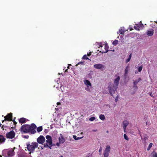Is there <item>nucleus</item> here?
<instances>
[{
    "label": "nucleus",
    "instance_id": "f257e3e1",
    "mask_svg": "<svg viewBox=\"0 0 157 157\" xmlns=\"http://www.w3.org/2000/svg\"><path fill=\"white\" fill-rule=\"evenodd\" d=\"M120 79V77L118 76L114 80V83H111L108 86V88L109 92L111 96H113V94L115 93L117 88V86L119 84V81Z\"/></svg>",
    "mask_w": 157,
    "mask_h": 157
},
{
    "label": "nucleus",
    "instance_id": "f03ea898",
    "mask_svg": "<svg viewBox=\"0 0 157 157\" xmlns=\"http://www.w3.org/2000/svg\"><path fill=\"white\" fill-rule=\"evenodd\" d=\"M38 147V144L36 142H32L31 144H27V148L28 150L30 152H33L35 150V149Z\"/></svg>",
    "mask_w": 157,
    "mask_h": 157
},
{
    "label": "nucleus",
    "instance_id": "7ed1b4c3",
    "mask_svg": "<svg viewBox=\"0 0 157 157\" xmlns=\"http://www.w3.org/2000/svg\"><path fill=\"white\" fill-rule=\"evenodd\" d=\"M36 128V126L34 124H32L31 125H29V132L32 134H34L36 132L35 129Z\"/></svg>",
    "mask_w": 157,
    "mask_h": 157
},
{
    "label": "nucleus",
    "instance_id": "20e7f679",
    "mask_svg": "<svg viewBox=\"0 0 157 157\" xmlns=\"http://www.w3.org/2000/svg\"><path fill=\"white\" fill-rule=\"evenodd\" d=\"M15 133L13 130L7 133L6 135V138L9 139H13L14 137L15 136Z\"/></svg>",
    "mask_w": 157,
    "mask_h": 157
},
{
    "label": "nucleus",
    "instance_id": "39448f33",
    "mask_svg": "<svg viewBox=\"0 0 157 157\" xmlns=\"http://www.w3.org/2000/svg\"><path fill=\"white\" fill-rule=\"evenodd\" d=\"M29 125L25 124L22 125L21 128V132L24 133H29Z\"/></svg>",
    "mask_w": 157,
    "mask_h": 157
},
{
    "label": "nucleus",
    "instance_id": "423d86ee",
    "mask_svg": "<svg viewBox=\"0 0 157 157\" xmlns=\"http://www.w3.org/2000/svg\"><path fill=\"white\" fill-rule=\"evenodd\" d=\"M12 115L13 114L12 113L8 114L4 117L5 121H12Z\"/></svg>",
    "mask_w": 157,
    "mask_h": 157
},
{
    "label": "nucleus",
    "instance_id": "0eeeda50",
    "mask_svg": "<svg viewBox=\"0 0 157 157\" xmlns=\"http://www.w3.org/2000/svg\"><path fill=\"white\" fill-rule=\"evenodd\" d=\"M45 140V138L42 136H40L37 139V142L40 144H43Z\"/></svg>",
    "mask_w": 157,
    "mask_h": 157
},
{
    "label": "nucleus",
    "instance_id": "6e6552de",
    "mask_svg": "<svg viewBox=\"0 0 157 157\" xmlns=\"http://www.w3.org/2000/svg\"><path fill=\"white\" fill-rule=\"evenodd\" d=\"M94 67L97 69L103 70L105 67L102 64H97L94 65Z\"/></svg>",
    "mask_w": 157,
    "mask_h": 157
},
{
    "label": "nucleus",
    "instance_id": "1a4fd4ad",
    "mask_svg": "<svg viewBox=\"0 0 157 157\" xmlns=\"http://www.w3.org/2000/svg\"><path fill=\"white\" fill-rule=\"evenodd\" d=\"M46 142L47 143H46V144H44V147H46V145L48 146L50 149H51V147L52 146V139L49 140H47Z\"/></svg>",
    "mask_w": 157,
    "mask_h": 157
},
{
    "label": "nucleus",
    "instance_id": "9d476101",
    "mask_svg": "<svg viewBox=\"0 0 157 157\" xmlns=\"http://www.w3.org/2000/svg\"><path fill=\"white\" fill-rule=\"evenodd\" d=\"M60 137L58 138L59 141L60 143L63 144L65 142V140L61 134H60Z\"/></svg>",
    "mask_w": 157,
    "mask_h": 157
},
{
    "label": "nucleus",
    "instance_id": "9b49d317",
    "mask_svg": "<svg viewBox=\"0 0 157 157\" xmlns=\"http://www.w3.org/2000/svg\"><path fill=\"white\" fill-rule=\"evenodd\" d=\"M14 151L12 149L10 150L7 152V156L8 157H12L13 155Z\"/></svg>",
    "mask_w": 157,
    "mask_h": 157
},
{
    "label": "nucleus",
    "instance_id": "f8f14e48",
    "mask_svg": "<svg viewBox=\"0 0 157 157\" xmlns=\"http://www.w3.org/2000/svg\"><path fill=\"white\" fill-rule=\"evenodd\" d=\"M123 128L124 132H125V130L126 127L128 125L129 123L127 121H124L123 123Z\"/></svg>",
    "mask_w": 157,
    "mask_h": 157
},
{
    "label": "nucleus",
    "instance_id": "ddd939ff",
    "mask_svg": "<svg viewBox=\"0 0 157 157\" xmlns=\"http://www.w3.org/2000/svg\"><path fill=\"white\" fill-rule=\"evenodd\" d=\"M84 82L85 84L87 86H90L91 88L92 87L91 84L89 80H86L84 81Z\"/></svg>",
    "mask_w": 157,
    "mask_h": 157
},
{
    "label": "nucleus",
    "instance_id": "4468645a",
    "mask_svg": "<svg viewBox=\"0 0 157 157\" xmlns=\"http://www.w3.org/2000/svg\"><path fill=\"white\" fill-rule=\"evenodd\" d=\"M26 119L24 117L20 118L19 120V122L21 124H23L25 122Z\"/></svg>",
    "mask_w": 157,
    "mask_h": 157
},
{
    "label": "nucleus",
    "instance_id": "2eb2a0df",
    "mask_svg": "<svg viewBox=\"0 0 157 157\" xmlns=\"http://www.w3.org/2000/svg\"><path fill=\"white\" fill-rule=\"evenodd\" d=\"M105 51H103L101 52L102 53H106L108 51L109 47L107 44H106L105 46Z\"/></svg>",
    "mask_w": 157,
    "mask_h": 157
},
{
    "label": "nucleus",
    "instance_id": "dca6fc26",
    "mask_svg": "<svg viewBox=\"0 0 157 157\" xmlns=\"http://www.w3.org/2000/svg\"><path fill=\"white\" fill-rule=\"evenodd\" d=\"M6 139L4 137L3 135H0V143H2L5 142Z\"/></svg>",
    "mask_w": 157,
    "mask_h": 157
},
{
    "label": "nucleus",
    "instance_id": "f3484780",
    "mask_svg": "<svg viewBox=\"0 0 157 157\" xmlns=\"http://www.w3.org/2000/svg\"><path fill=\"white\" fill-rule=\"evenodd\" d=\"M154 33V31L153 30H148L147 32V34L149 36H152Z\"/></svg>",
    "mask_w": 157,
    "mask_h": 157
},
{
    "label": "nucleus",
    "instance_id": "a211bd4d",
    "mask_svg": "<svg viewBox=\"0 0 157 157\" xmlns=\"http://www.w3.org/2000/svg\"><path fill=\"white\" fill-rule=\"evenodd\" d=\"M148 137L146 134H144L143 136V138L141 137V139L143 140L144 141L148 140Z\"/></svg>",
    "mask_w": 157,
    "mask_h": 157
},
{
    "label": "nucleus",
    "instance_id": "6ab92c4d",
    "mask_svg": "<svg viewBox=\"0 0 157 157\" xmlns=\"http://www.w3.org/2000/svg\"><path fill=\"white\" fill-rule=\"evenodd\" d=\"M110 146L109 145L107 146L106 147V148H105L104 151L110 152Z\"/></svg>",
    "mask_w": 157,
    "mask_h": 157
},
{
    "label": "nucleus",
    "instance_id": "aec40b11",
    "mask_svg": "<svg viewBox=\"0 0 157 157\" xmlns=\"http://www.w3.org/2000/svg\"><path fill=\"white\" fill-rule=\"evenodd\" d=\"M141 80V78H139L137 80L133 82V83L134 85H136Z\"/></svg>",
    "mask_w": 157,
    "mask_h": 157
},
{
    "label": "nucleus",
    "instance_id": "412c9836",
    "mask_svg": "<svg viewBox=\"0 0 157 157\" xmlns=\"http://www.w3.org/2000/svg\"><path fill=\"white\" fill-rule=\"evenodd\" d=\"M99 118L101 120L104 121L105 119V117L104 115L101 114L99 116Z\"/></svg>",
    "mask_w": 157,
    "mask_h": 157
},
{
    "label": "nucleus",
    "instance_id": "4be33fe9",
    "mask_svg": "<svg viewBox=\"0 0 157 157\" xmlns=\"http://www.w3.org/2000/svg\"><path fill=\"white\" fill-rule=\"evenodd\" d=\"M109 152L104 151L103 155L104 157H108Z\"/></svg>",
    "mask_w": 157,
    "mask_h": 157
},
{
    "label": "nucleus",
    "instance_id": "5701e85b",
    "mask_svg": "<svg viewBox=\"0 0 157 157\" xmlns=\"http://www.w3.org/2000/svg\"><path fill=\"white\" fill-rule=\"evenodd\" d=\"M42 129H43V128H42V126H40V127H38L37 128V131L38 132H39L41 131L42 130Z\"/></svg>",
    "mask_w": 157,
    "mask_h": 157
},
{
    "label": "nucleus",
    "instance_id": "b1692460",
    "mask_svg": "<svg viewBox=\"0 0 157 157\" xmlns=\"http://www.w3.org/2000/svg\"><path fill=\"white\" fill-rule=\"evenodd\" d=\"M131 57H132V54H131L129 55L128 58L126 60V61H125L126 63H127L130 61V60L131 58Z\"/></svg>",
    "mask_w": 157,
    "mask_h": 157
},
{
    "label": "nucleus",
    "instance_id": "393cba45",
    "mask_svg": "<svg viewBox=\"0 0 157 157\" xmlns=\"http://www.w3.org/2000/svg\"><path fill=\"white\" fill-rule=\"evenodd\" d=\"M83 137H77V136L75 135L73 136V138L75 140H80V139L82 138Z\"/></svg>",
    "mask_w": 157,
    "mask_h": 157
},
{
    "label": "nucleus",
    "instance_id": "a878e982",
    "mask_svg": "<svg viewBox=\"0 0 157 157\" xmlns=\"http://www.w3.org/2000/svg\"><path fill=\"white\" fill-rule=\"evenodd\" d=\"M118 40H115L113 42V44L114 45H116L118 44Z\"/></svg>",
    "mask_w": 157,
    "mask_h": 157
},
{
    "label": "nucleus",
    "instance_id": "bb28decb",
    "mask_svg": "<svg viewBox=\"0 0 157 157\" xmlns=\"http://www.w3.org/2000/svg\"><path fill=\"white\" fill-rule=\"evenodd\" d=\"M152 154L153 155V157H157V154L155 152H152Z\"/></svg>",
    "mask_w": 157,
    "mask_h": 157
},
{
    "label": "nucleus",
    "instance_id": "cd10ccee",
    "mask_svg": "<svg viewBox=\"0 0 157 157\" xmlns=\"http://www.w3.org/2000/svg\"><path fill=\"white\" fill-rule=\"evenodd\" d=\"M128 67H127L125 69V74H124V75H127V74H128Z\"/></svg>",
    "mask_w": 157,
    "mask_h": 157
},
{
    "label": "nucleus",
    "instance_id": "c85d7f7f",
    "mask_svg": "<svg viewBox=\"0 0 157 157\" xmlns=\"http://www.w3.org/2000/svg\"><path fill=\"white\" fill-rule=\"evenodd\" d=\"M82 59H85V60H87L89 59V58L88 57H87L86 55H85L83 56L82 57Z\"/></svg>",
    "mask_w": 157,
    "mask_h": 157
},
{
    "label": "nucleus",
    "instance_id": "c756f323",
    "mask_svg": "<svg viewBox=\"0 0 157 157\" xmlns=\"http://www.w3.org/2000/svg\"><path fill=\"white\" fill-rule=\"evenodd\" d=\"M124 139L125 140H128L129 139L128 138V137L127 136V135L125 134H124Z\"/></svg>",
    "mask_w": 157,
    "mask_h": 157
},
{
    "label": "nucleus",
    "instance_id": "7c9ffc66",
    "mask_svg": "<svg viewBox=\"0 0 157 157\" xmlns=\"http://www.w3.org/2000/svg\"><path fill=\"white\" fill-rule=\"evenodd\" d=\"M140 23L139 24H137L139 28L143 27L144 26L141 23V22H140Z\"/></svg>",
    "mask_w": 157,
    "mask_h": 157
},
{
    "label": "nucleus",
    "instance_id": "2f4dec72",
    "mask_svg": "<svg viewBox=\"0 0 157 157\" xmlns=\"http://www.w3.org/2000/svg\"><path fill=\"white\" fill-rule=\"evenodd\" d=\"M139 28H140L139 27V26L138 25H136V26H134V28L136 29V30H139Z\"/></svg>",
    "mask_w": 157,
    "mask_h": 157
},
{
    "label": "nucleus",
    "instance_id": "473e14b6",
    "mask_svg": "<svg viewBox=\"0 0 157 157\" xmlns=\"http://www.w3.org/2000/svg\"><path fill=\"white\" fill-rule=\"evenodd\" d=\"M46 139H47V140H49L50 139H52L51 137L50 136H49V135L46 136Z\"/></svg>",
    "mask_w": 157,
    "mask_h": 157
},
{
    "label": "nucleus",
    "instance_id": "72a5a7b5",
    "mask_svg": "<svg viewBox=\"0 0 157 157\" xmlns=\"http://www.w3.org/2000/svg\"><path fill=\"white\" fill-rule=\"evenodd\" d=\"M95 119V118L94 117H92L90 118L89 120L90 121H93Z\"/></svg>",
    "mask_w": 157,
    "mask_h": 157
},
{
    "label": "nucleus",
    "instance_id": "f704fd0d",
    "mask_svg": "<svg viewBox=\"0 0 157 157\" xmlns=\"http://www.w3.org/2000/svg\"><path fill=\"white\" fill-rule=\"evenodd\" d=\"M142 69V67L140 66L138 68V71L139 72H140L141 71Z\"/></svg>",
    "mask_w": 157,
    "mask_h": 157
},
{
    "label": "nucleus",
    "instance_id": "c9c22d12",
    "mask_svg": "<svg viewBox=\"0 0 157 157\" xmlns=\"http://www.w3.org/2000/svg\"><path fill=\"white\" fill-rule=\"evenodd\" d=\"M89 86H87V87L85 88V89L88 91H90V89L89 88Z\"/></svg>",
    "mask_w": 157,
    "mask_h": 157
},
{
    "label": "nucleus",
    "instance_id": "e433bc0d",
    "mask_svg": "<svg viewBox=\"0 0 157 157\" xmlns=\"http://www.w3.org/2000/svg\"><path fill=\"white\" fill-rule=\"evenodd\" d=\"M119 31H120V33L121 34H123L124 32L123 31H122V30H120Z\"/></svg>",
    "mask_w": 157,
    "mask_h": 157
},
{
    "label": "nucleus",
    "instance_id": "4c0bfd02",
    "mask_svg": "<svg viewBox=\"0 0 157 157\" xmlns=\"http://www.w3.org/2000/svg\"><path fill=\"white\" fill-rule=\"evenodd\" d=\"M7 127L6 126H5L4 125H2V128L3 130H4L5 129V128H6Z\"/></svg>",
    "mask_w": 157,
    "mask_h": 157
},
{
    "label": "nucleus",
    "instance_id": "58836bf2",
    "mask_svg": "<svg viewBox=\"0 0 157 157\" xmlns=\"http://www.w3.org/2000/svg\"><path fill=\"white\" fill-rule=\"evenodd\" d=\"M152 143H150L149 144V145L148 146V147H150V148H151V147H152Z\"/></svg>",
    "mask_w": 157,
    "mask_h": 157
},
{
    "label": "nucleus",
    "instance_id": "ea45409f",
    "mask_svg": "<svg viewBox=\"0 0 157 157\" xmlns=\"http://www.w3.org/2000/svg\"><path fill=\"white\" fill-rule=\"evenodd\" d=\"M24 137L26 139H28L29 137V136L28 135L24 136Z\"/></svg>",
    "mask_w": 157,
    "mask_h": 157
},
{
    "label": "nucleus",
    "instance_id": "a19ab883",
    "mask_svg": "<svg viewBox=\"0 0 157 157\" xmlns=\"http://www.w3.org/2000/svg\"><path fill=\"white\" fill-rule=\"evenodd\" d=\"M118 96H117L115 99V101L116 102H117L118 101Z\"/></svg>",
    "mask_w": 157,
    "mask_h": 157
},
{
    "label": "nucleus",
    "instance_id": "79ce46f5",
    "mask_svg": "<svg viewBox=\"0 0 157 157\" xmlns=\"http://www.w3.org/2000/svg\"><path fill=\"white\" fill-rule=\"evenodd\" d=\"M20 157H25V156L24 154H21L20 155Z\"/></svg>",
    "mask_w": 157,
    "mask_h": 157
},
{
    "label": "nucleus",
    "instance_id": "37998d69",
    "mask_svg": "<svg viewBox=\"0 0 157 157\" xmlns=\"http://www.w3.org/2000/svg\"><path fill=\"white\" fill-rule=\"evenodd\" d=\"M12 121H13L14 125H16L17 124V123L14 121V120H12Z\"/></svg>",
    "mask_w": 157,
    "mask_h": 157
},
{
    "label": "nucleus",
    "instance_id": "c03bdc74",
    "mask_svg": "<svg viewBox=\"0 0 157 157\" xmlns=\"http://www.w3.org/2000/svg\"><path fill=\"white\" fill-rule=\"evenodd\" d=\"M91 53H92V52H89V53L87 54V56H90L91 55Z\"/></svg>",
    "mask_w": 157,
    "mask_h": 157
},
{
    "label": "nucleus",
    "instance_id": "a18cd8bd",
    "mask_svg": "<svg viewBox=\"0 0 157 157\" xmlns=\"http://www.w3.org/2000/svg\"><path fill=\"white\" fill-rule=\"evenodd\" d=\"M60 144V143H59H59H57L56 144V145L58 146H59Z\"/></svg>",
    "mask_w": 157,
    "mask_h": 157
},
{
    "label": "nucleus",
    "instance_id": "49530a36",
    "mask_svg": "<svg viewBox=\"0 0 157 157\" xmlns=\"http://www.w3.org/2000/svg\"><path fill=\"white\" fill-rule=\"evenodd\" d=\"M101 151H102V148L101 147L99 150V151L100 152Z\"/></svg>",
    "mask_w": 157,
    "mask_h": 157
},
{
    "label": "nucleus",
    "instance_id": "de8ad7c7",
    "mask_svg": "<svg viewBox=\"0 0 157 157\" xmlns=\"http://www.w3.org/2000/svg\"><path fill=\"white\" fill-rule=\"evenodd\" d=\"M133 87H135L136 89H137V86H136L134 85L133 86Z\"/></svg>",
    "mask_w": 157,
    "mask_h": 157
},
{
    "label": "nucleus",
    "instance_id": "09e8293b",
    "mask_svg": "<svg viewBox=\"0 0 157 157\" xmlns=\"http://www.w3.org/2000/svg\"><path fill=\"white\" fill-rule=\"evenodd\" d=\"M151 148H150V147H149L148 146V147L147 148V150L149 151V150H150V149H151Z\"/></svg>",
    "mask_w": 157,
    "mask_h": 157
},
{
    "label": "nucleus",
    "instance_id": "8fccbe9b",
    "mask_svg": "<svg viewBox=\"0 0 157 157\" xmlns=\"http://www.w3.org/2000/svg\"><path fill=\"white\" fill-rule=\"evenodd\" d=\"M83 63L82 62H79L78 63V64H80L81 63V64H83Z\"/></svg>",
    "mask_w": 157,
    "mask_h": 157
},
{
    "label": "nucleus",
    "instance_id": "3c124183",
    "mask_svg": "<svg viewBox=\"0 0 157 157\" xmlns=\"http://www.w3.org/2000/svg\"><path fill=\"white\" fill-rule=\"evenodd\" d=\"M150 95L151 96V97H153V95L152 94V93H150Z\"/></svg>",
    "mask_w": 157,
    "mask_h": 157
},
{
    "label": "nucleus",
    "instance_id": "603ef678",
    "mask_svg": "<svg viewBox=\"0 0 157 157\" xmlns=\"http://www.w3.org/2000/svg\"><path fill=\"white\" fill-rule=\"evenodd\" d=\"M60 102H58L57 103V105H60Z\"/></svg>",
    "mask_w": 157,
    "mask_h": 157
},
{
    "label": "nucleus",
    "instance_id": "864d4df0",
    "mask_svg": "<svg viewBox=\"0 0 157 157\" xmlns=\"http://www.w3.org/2000/svg\"><path fill=\"white\" fill-rule=\"evenodd\" d=\"M67 70H68L67 69L65 71V72H66L67 71Z\"/></svg>",
    "mask_w": 157,
    "mask_h": 157
},
{
    "label": "nucleus",
    "instance_id": "5fc2aeb1",
    "mask_svg": "<svg viewBox=\"0 0 157 157\" xmlns=\"http://www.w3.org/2000/svg\"><path fill=\"white\" fill-rule=\"evenodd\" d=\"M99 46H100V47H102V46L101 44H100V45H99Z\"/></svg>",
    "mask_w": 157,
    "mask_h": 157
},
{
    "label": "nucleus",
    "instance_id": "6e6d98bb",
    "mask_svg": "<svg viewBox=\"0 0 157 157\" xmlns=\"http://www.w3.org/2000/svg\"><path fill=\"white\" fill-rule=\"evenodd\" d=\"M4 121H5V120H4L2 121V122H4Z\"/></svg>",
    "mask_w": 157,
    "mask_h": 157
},
{
    "label": "nucleus",
    "instance_id": "4d7b16f0",
    "mask_svg": "<svg viewBox=\"0 0 157 157\" xmlns=\"http://www.w3.org/2000/svg\"><path fill=\"white\" fill-rule=\"evenodd\" d=\"M67 68H69V66H68L67 67Z\"/></svg>",
    "mask_w": 157,
    "mask_h": 157
},
{
    "label": "nucleus",
    "instance_id": "13d9d810",
    "mask_svg": "<svg viewBox=\"0 0 157 157\" xmlns=\"http://www.w3.org/2000/svg\"><path fill=\"white\" fill-rule=\"evenodd\" d=\"M139 132H140V133L141 132H140V131H139Z\"/></svg>",
    "mask_w": 157,
    "mask_h": 157
},
{
    "label": "nucleus",
    "instance_id": "bf43d9fd",
    "mask_svg": "<svg viewBox=\"0 0 157 157\" xmlns=\"http://www.w3.org/2000/svg\"><path fill=\"white\" fill-rule=\"evenodd\" d=\"M63 157V156H60V157Z\"/></svg>",
    "mask_w": 157,
    "mask_h": 157
},
{
    "label": "nucleus",
    "instance_id": "052dcab7",
    "mask_svg": "<svg viewBox=\"0 0 157 157\" xmlns=\"http://www.w3.org/2000/svg\"><path fill=\"white\" fill-rule=\"evenodd\" d=\"M155 23L157 24V21L155 22Z\"/></svg>",
    "mask_w": 157,
    "mask_h": 157
},
{
    "label": "nucleus",
    "instance_id": "680f3d73",
    "mask_svg": "<svg viewBox=\"0 0 157 157\" xmlns=\"http://www.w3.org/2000/svg\"><path fill=\"white\" fill-rule=\"evenodd\" d=\"M0 157H2L1 155H0Z\"/></svg>",
    "mask_w": 157,
    "mask_h": 157
},
{
    "label": "nucleus",
    "instance_id": "e2e57ef3",
    "mask_svg": "<svg viewBox=\"0 0 157 157\" xmlns=\"http://www.w3.org/2000/svg\"><path fill=\"white\" fill-rule=\"evenodd\" d=\"M89 157V156H87V157Z\"/></svg>",
    "mask_w": 157,
    "mask_h": 157
},
{
    "label": "nucleus",
    "instance_id": "0e129e2a",
    "mask_svg": "<svg viewBox=\"0 0 157 157\" xmlns=\"http://www.w3.org/2000/svg\"><path fill=\"white\" fill-rule=\"evenodd\" d=\"M156 154H157V153H156Z\"/></svg>",
    "mask_w": 157,
    "mask_h": 157
}]
</instances>
